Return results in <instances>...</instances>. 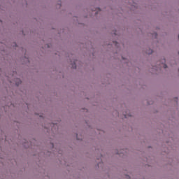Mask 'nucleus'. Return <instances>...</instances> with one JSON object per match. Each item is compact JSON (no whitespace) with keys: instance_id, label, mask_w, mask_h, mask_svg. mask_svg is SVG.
<instances>
[{"instance_id":"obj_1","label":"nucleus","mask_w":179,"mask_h":179,"mask_svg":"<svg viewBox=\"0 0 179 179\" xmlns=\"http://www.w3.org/2000/svg\"><path fill=\"white\" fill-rule=\"evenodd\" d=\"M153 53V50L149 49V50L146 51V54L148 55H152Z\"/></svg>"},{"instance_id":"obj_2","label":"nucleus","mask_w":179,"mask_h":179,"mask_svg":"<svg viewBox=\"0 0 179 179\" xmlns=\"http://www.w3.org/2000/svg\"><path fill=\"white\" fill-rule=\"evenodd\" d=\"M162 66H163L164 69L167 68V65L166 64H162Z\"/></svg>"},{"instance_id":"obj_3","label":"nucleus","mask_w":179,"mask_h":179,"mask_svg":"<svg viewBox=\"0 0 179 179\" xmlns=\"http://www.w3.org/2000/svg\"><path fill=\"white\" fill-rule=\"evenodd\" d=\"M73 68H76V64L74 63V64L73 65Z\"/></svg>"},{"instance_id":"obj_4","label":"nucleus","mask_w":179,"mask_h":179,"mask_svg":"<svg viewBox=\"0 0 179 179\" xmlns=\"http://www.w3.org/2000/svg\"><path fill=\"white\" fill-rule=\"evenodd\" d=\"M19 80L20 83H22V81L20 80Z\"/></svg>"},{"instance_id":"obj_5","label":"nucleus","mask_w":179,"mask_h":179,"mask_svg":"<svg viewBox=\"0 0 179 179\" xmlns=\"http://www.w3.org/2000/svg\"><path fill=\"white\" fill-rule=\"evenodd\" d=\"M163 62L165 63V59H163Z\"/></svg>"},{"instance_id":"obj_6","label":"nucleus","mask_w":179,"mask_h":179,"mask_svg":"<svg viewBox=\"0 0 179 179\" xmlns=\"http://www.w3.org/2000/svg\"><path fill=\"white\" fill-rule=\"evenodd\" d=\"M178 39H179V34H178Z\"/></svg>"}]
</instances>
